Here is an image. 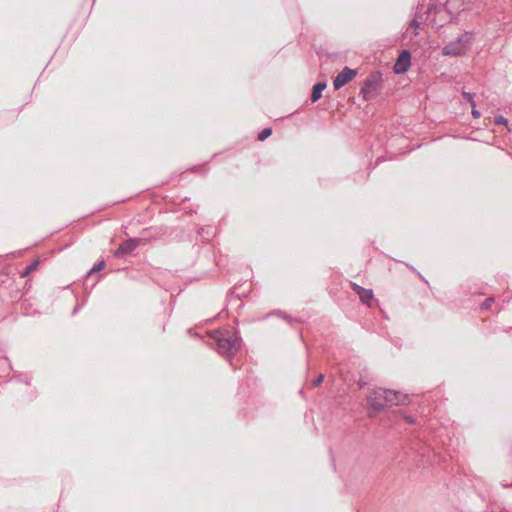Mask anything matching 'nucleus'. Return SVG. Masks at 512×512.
I'll return each mask as SVG.
<instances>
[{
    "instance_id": "20",
    "label": "nucleus",
    "mask_w": 512,
    "mask_h": 512,
    "mask_svg": "<svg viewBox=\"0 0 512 512\" xmlns=\"http://www.w3.org/2000/svg\"><path fill=\"white\" fill-rule=\"evenodd\" d=\"M352 286H353V290H354L357 294L361 293V292H362V289H364L363 287H361L360 285H357V284H355V283H352Z\"/></svg>"
},
{
    "instance_id": "5",
    "label": "nucleus",
    "mask_w": 512,
    "mask_h": 512,
    "mask_svg": "<svg viewBox=\"0 0 512 512\" xmlns=\"http://www.w3.org/2000/svg\"><path fill=\"white\" fill-rule=\"evenodd\" d=\"M358 74L356 69H352L349 67H344L341 72L337 74V76L334 78L333 86L335 90H339L341 87H343L345 84L350 82L354 77H356Z\"/></svg>"
},
{
    "instance_id": "10",
    "label": "nucleus",
    "mask_w": 512,
    "mask_h": 512,
    "mask_svg": "<svg viewBox=\"0 0 512 512\" xmlns=\"http://www.w3.org/2000/svg\"><path fill=\"white\" fill-rule=\"evenodd\" d=\"M198 234L203 238V240H209L214 235V232L211 227L207 226L201 227L198 230Z\"/></svg>"
},
{
    "instance_id": "13",
    "label": "nucleus",
    "mask_w": 512,
    "mask_h": 512,
    "mask_svg": "<svg viewBox=\"0 0 512 512\" xmlns=\"http://www.w3.org/2000/svg\"><path fill=\"white\" fill-rule=\"evenodd\" d=\"M495 299L493 297L487 298L480 306L481 310H489L494 304Z\"/></svg>"
},
{
    "instance_id": "24",
    "label": "nucleus",
    "mask_w": 512,
    "mask_h": 512,
    "mask_svg": "<svg viewBox=\"0 0 512 512\" xmlns=\"http://www.w3.org/2000/svg\"><path fill=\"white\" fill-rule=\"evenodd\" d=\"M80 308H81V305H76L72 311V315H76L78 313V311L80 310Z\"/></svg>"
},
{
    "instance_id": "7",
    "label": "nucleus",
    "mask_w": 512,
    "mask_h": 512,
    "mask_svg": "<svg viewBox=\"0 0 512 512\" xmlns=\"http://www.w3.org/2000/svg\"><path fill=\"white\" fill-rule=\"evenodd\" d=\"M411 55L409 51L403 50L398 57V60L394 66V70L396 73H405L410 65Z\"/></svg>"
},
{
    "instance_id": "11",
    "label": "nucleus",
    "mask_w": 512,
    "mask_h": 512,
    "mask_svg": "<svg viewBox=\"0 0 512 512\" xmlns=\"http://www.w3.org/2000/svg\"><path fill=\"white\" fill-rule=\"evenodd\" d=\"M39 266V261L35 260L31 264H29L22 272L21 277H27L30 273L35 271Z\"/></svg>"
},
{
    "instance_id": "2",
    "label": "nucleus",
    "mask_w": 512,
    "mask_h": 512,
    "mask_svg": "<svg viewBox=\"0 0 512 512\" xmlns=\"http://www.w3.org/2000/svg\"><path fill=\"white\" fill-rule=\"evenodd\" d=\"M216 351L225 358H232L241 348L242 340L238 331L226 328L208 332Z\"/></svg>"
},
{
    "instance_id": "14",
    "label": "nucleus",
    "mask_w": 512,
    "mask_h": 512,
    "mask_svg": "<svg viewBox=\"0 0 512 512\" xmlns=\"http://www.w3.org/2000/svg\"><path fill=\"white\" fill-rule=\"evenodd\" d=\"M494 124L495 125H508V119L505 118L503 115H496L494 117Z\"/></svg>"
},
{
    "instance_id": "19",
    "label": "nucleus",
    "mask_w": 512,
    "mask_h": 512,
    "mask_svg": "<svg viewBox=\"0 0 512 512\" xmlns=\"http://www.w3.org/2000/svg\"><path fill=\"white\" fill-rule=\"evenodd\" d=\"M403 418L409 424H414L415 423L414 417H412L410 415H404Z\"/></svg>"
},
{
    "instance_id": "21",
    "label": "nucleus",
    "mask_w": 512,
    "mask_h": 512,
    "mask_svg": "<svg viewBox=\"0 0 512 512\" xmlns=\"http://www.w3.org/2000/svg\"><path fill=\"white\" fill-rule=\"evenodd\" d=\"M279 316H282L287 322H291V317L285 314H282L281 312L276 313Z\"/></svg>"
},
{
    "instance_id": "15",
    "label": "nucleus",
    "mask_w": 512,
    "mask_h": 512,
    "mask_svg": "<svg viewBox=\"0 0 512 512\" xmlns=\"http://www.w3.org/2000/svg\"><path fill=\"white\" fill-rule=\"evenodd\" d=\"M104 267H105V263H104V261H101V262L97 263L96 265H94V266L90 269V271L88 272V274L90 275V274H92V273L98 272V271H100V270L104 269Z\"/></svg>"
},
{
    "instance_id": "8",
    "label": "nucleus",
    "mask_w": 512,
    "mask_h": 512,
    "mask_svg": "<svg viewBox=\"0 0 512 512\" xmlns=\"http://www.w3.org/2000/svg\"><path fill=\"white\" fill-rule=\"evenodd\" d=\"M326 86L327 85L325 82H318V83L314 84V86L312 88V93H311V101L312 102H316L322 97V92L326 88Z\"/></svg>"
},
{
    "instance_id": "9",
    "label": "nucleus",
    "mask_w": 512,
    "mask_h": 512,
    "mask_svg": "<svg viewBox=\"0 0 512 512\" xmlns=\"http://www.w3.org/2000/svg\"><path fill=\"white\" fill-rule=\"evenodd\" d=\"M360 300L370 306V302L373 299V291L371 289H362V292L358 294Z\"/></svg>"
},
{
    "instance_id": "25",
    "label": "nucleus",
    "mask_w": 512,
    "mask_h": 512,
    "mask_svg": "<svg viewBox=\"0 0 512 512\" xmlns=\"http://www.w3.org/2000/svg\"><path fill=\"white\" fill-rule=\"evenodd\" d=\"M25 384H26V385H30V381H29L28 379H27V380H25Z\"/></svg>"
},
{
    "instance_id": "12",
    "label": "nucleus",
    "mask_w": 512,
    "mask_h": 512,
    "mask_svg": "<svg viewBox=\"0 0 512 512\" xmlns=\"http://www.w3.org/2000/svg\"><path fill=\"white\" fill-rule=\"evenodd\" d=\"M272 134V129L271 128H264L262 129L259 134H258V140L259 141H264L266 140L269 136H271Z\"/></svg>"
},
{
    "instance_id": "4",
    "label": "nucleus",
    "mask_w": 512,
    "mask_h": 512,
    "mask_svg": "<svg viewBox=\"0 0 512 512\" xmlns=\"http://www.w3.org/2000/svg\"><path fill=\"white\" fill-rule=\"evenodd\" d=\"M382 74L378 71L372 72L364 81L361 87V95L365 100H373L381 89Z\"/></svg>"
},
{
    "instance_id": "16",
    "label": "nucleus",
    "mask_w": 512,
    "mask_h": 512,
    "mask_svg": "<svg viewBox=\"0 0 512 512\" xmlns=\"http://www.w3.org/2000/svg\"><path fill=\"white\" fill-rule=\"evenodd\" d=\"M464 98L472 105V107H475L476 104L474 102V94L470 92H463Z\"/></svg>"
},
{
    "instance_id": "1",
    "label": "nucleus",
    "mask_w": 512,
    "mask_h": 512,
    "mask_svg": "<svg viewBox=\"0 0 512 512\" xmlns=\"http://www.w3.org/2000/svg\"><path fill=\"white\" fill-rule=\"evenodd\" d=\"M407 403V395L397 391L378 388L372 390L367 396L368 415L374 417L392 405H404Z\"/></svg>"
},
{
    "instance_id": "17",
    "label": "nucleus",
    "mask_w": 512,
    "mask_h": 512,
    "mask_svg": "<svg viewBox=\"0 0 512 512\" xmlns=\"http://www.w3.org/2000/svg\"><path fill=\"white\" fill-rule=\"evenodd\" d=\"M411 27L414 28V34L417 35L418 34L417 29L419 28V22L416 19L412 20Z\"/></svg>"
},
{
    "instance_id": "23",
    "label": "nucleus",
    "mask_w": 512,
    "mask_h": 512,
    "mask_svg": "<svg viewBox=\"0 0 512 512\" xmlns=\"http://www.w3.org/2000/svg\"><path fill=\"white\" fill-rule=\"evenodd\" d=\"M472 115L474 118L480 117V113L475 109V107H472Z\"/></svg>"
},
{
    "instance_id": "6",
    "label": "nucleus",
    "mask_w": 512,
    "mask_h": 512,
    "mask_svg": "<svg viewBox=\"0 0 512 512\" xmlns=\"http://www.w3.org/2000/svg\"><path fill=\"white\" fill-rule=\"evenodd\" d=\"M138 244V239H128L117 248L114 254L118 258H123L135 250Z\"/></svg>"
},
{
    "instance_id": "22",
    "label": "nucleus",
    "mask_w": 512,
    "mask_h": 512,
    "mask_svg": "<svg viewBox=\"0 0 512 512\" xmlns=\"http://www.w3.org/2000/svg\"><path fill=\"white\" fill-rule=\"evenodd\" d=\"M435 9H436V5L435 4H430L428 6L427 12L431 13V12L435 11Z\"/></svg>"
},
{
    "instance_id": "18",
    "label": "nucleus",
    "mask_w": 512,
    "mask_h": 512,
    "mask_svg": "<svg viewBox=\"0 0 512 512\" xmlns=\"http://www.w3.org/2000/svg\"><path fill=\"white\" fill-rule=\"evenodd\" d=\"M324 379V375L323 374H320L314 381H313V386H318L319 384L322 383Z\"/></svg>"
},
{
    "instance_id": "3",
    "label": "nucleus",
    "mask_w": 512,
    "mask_h": 512,
    "mask_svg": "<svg viewBox=\"0 0 512 512\" xmlns=\"http://www.w3.org/2000/svg\"><path fill=\"white\" fill-rule=\"evenodd\" d=\"M472 40V35L466 32L460 35L456 40L446 44L442 49V53L443 55L461 56L469 50Z\"/></svg>"
}]
</instances>
